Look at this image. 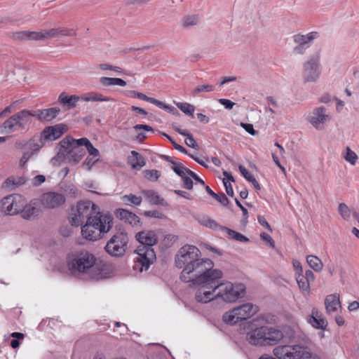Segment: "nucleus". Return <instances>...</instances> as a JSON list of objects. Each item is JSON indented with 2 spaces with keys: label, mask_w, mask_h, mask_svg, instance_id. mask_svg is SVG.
Masks as SVG:
<instances>
[{
  "label": "nucleus",
  "mask_w": 359,
  "mask_h": 359,
  "mask_svg": "<svg viewBox=\"0 0 359 359\" xmlns=\"http://www.w3.org/2000/svg\"><path fill=\"white\" fill-rule=\"evenodd\" d=\"M319 33L311 32L306 34H297L293 36V41L295 46L293 48V53L295 55H303L310 48L313 41L318 38Z\"/></svg>",
  "instance_id": "nucleus-13"
},
{
  "label": "nucleus",
  "mask_w": 359,
  "mask_h": 359,
  "mask_svg": "<svg viewBox=\"0 0 359 359\" xmlns=\"http://www.w3.org/2000/svg\"><path fill=\"white\" fill-rule=\"evenodd\" d=\"M238 169L241 172V173L242 174V175L244 177V178L245 180H248V178L250 177V176L252 175L248 170L247 169L243 166L242 165H240L238 166Z\"/></svg>",
  "instance_id": "nucleus-63"
},
{
  "label": "nucleus",
  "mask_w": 359,
  "mask_h": 359,
  "mask_svg": "<svg viewBox=\"0 0 359 359\" xmlns=\"http://www.w3.org/2000/svg\"><path fill=\"white\" fill-rule=\"evenodd\" d=\"M343 158L346 161L348 162L351 165H355L358 157V155L352 151L349 147H346L344 152L343 153Z\"/></svg>",
  "instance_id": "nucleus-40"
},
{
  "label": "nucleus",
  "mask_w": 359,
  "mask_h": 359,
  "mask_svg": "<svg viewBox=\"0 0 359 359\" xmlns=\"http://www.w3.org/2000/svg\"><path fill=\"white\" fill-rule=\"evenodd\" d=\"M296 280L299 290L306 294H309L311 292L310 282L306 280L303 273L296 274Z\"/></svg>",
  "instance_id": "nucleus-33"
},
{
  "label": "nucleus",
  "mask_w": 359,
  "mask_h": 359,
  "mask_svg": "<svg viewBox=\"0 0 359 359\" xmlns=\"http://www.w3.org/2000/svg\"><path fill=\"white\" fill-rule=\"evenodd\" d=\"M307 321L314 329L323 330L328 325L327 320L323 318L322 316H309Z\"/></svg>",
  "instance_id": "nucleus-24"
},
{
  "label": "nucleus",
  "mask_w": 359,
  "mask_h": 359,
  "mask_svg": "<svg viewBox=\"0 0 359 359\" xmlns=\"http://www.w3.org/2000/svg\"><path fill=\"white\" fill-rule=\"evenodd\" d=\"M205 190L208 194L218 201L222 205L226 206L229 203V199L224 194H217L208 186H205Z\"/></svg>",
  "instance_id": "nucleus-41"
},
{
  "label": "nucleus",
  "mask_w": 359,
  "mask_h": 359,
  "mask_svg": "<svg viewBox=\"0 0 359 359\" xmlns=\"http://www.w3.org/2000/svg\"><path fill=\"white\" fill-rule=\"evenodd\" d=\"M183 182V187L187 189H191L193 188V182L191 176L185 174L184 177H181Z\"/></svg>",
  "instance_id": "nucleus-48"
},
{
  "label": "nucleus",
  "mask_w": 359,
  "mask_h": 359,
  "mask_svg": "<svg viewBox=\"0 0 359 359\" xmlns=\"http://www.w3.org/2000/svg\"><path fill=\"white\" fill-rule=\"evenodd\" d=\"M325 305L328 313L337 312L338 309L341 307L339 295L337 294L327 295L325 299Z\"/></svg>",
  "instance_id": "nucleus-21"
},
{
  "label": "nucleus",
  "mask_w": 359,
  "mask_h": 359,
  "mask_svg": "<svg viewBox=\"0 0 359 359\" xmlns=\"http://www.w3.org/2000/svg\"><path fill=\"white\" fill-rule=\"evenodd\" d=\"M198 222L208 228H210L215 231H221L223 226L219 225L215 220L210 219L208 217H203L198 219Z\"/></svg>",
  "instance_id": "nucleus-35"
},
{
  "label": "nucleus",
  "mask_w": 359,
  "mask_h": 359,
  "mask_svg": "<svg viewBox=\"0 0 359 359\" xmlns=\"http://www.w3.org/2000/svg\"><path fill=\"white\" fill-rule=\"evenodd\" d=\"M33 118L41 122H50L55 118L60 112L58 107H51L48 109L32 110Z\"/></svg>",
  "instance_id": "nucleus-18"
},
{
  "label": "nucleus",
  "mask_w": 359,
  "mask_h": 359,
  "mask_svg": "<svg viewBox=\"0 0 359 359\" xmlns=\"http://www.w3.org/2000/svg\"><path fill=\"white\" fill-rule=\"evenodd\" d=\"M95 157L88 156L83 163V166L86 167L88 170H90L92 166L98 161V158L95 159Z\"/></svg>",
  "instance_id": "nucleus-50"
},
{
  "label": "nucleus",
  "mask_w": 359,
  "mask_h": 359,
  "mask_svg": "<svg viewBox=\"0 0 359 359\" xmlns=\"http://www.w3.org/2000/svg\"><path fill=\"white\" fill-rule=\"evenodd\" d=\"M201 22V17L198 14H189L184 15L181 20V26L183 27H190L198 25Z\"/></svg>",
  "instance_id": "nucleus-27"
},
{
  "label": "nucleus",
  "mask_w": 359,
  "mask_h": 359,
  "mask_svg": "<svg viewBox=\"0 0 359 359\" xmlns=\"http://www.w3.org/2000/svg\"><path fill=\"white\" fill-rule=\"evenodd\" d=\"M260 237L262 238V240L268 242L271 247H272V248L275 247V242L269 234H267L266 233H262L260 234Z\"/></svg>",
  "instance_id": "nucleus-57"
},
{
  "label": "nucleus",
  "mask_w": 359,
  "mask_h": 359,
  "mask_svg": "<svg viewBox=\"0 0 359 359\" xmlns=\"http://www.w3.org/2000/svg\"><path fill=\"white\" fill-rule=\"evenodd\" d=\"M288 333H286V334H288V337L290 340H294L296 337H301L300 334L298 332H296L294 330H292L290 328H288Z\"/></svg>",
  "instance_id": "nucleus-64"
},
{
  "label": "nucleus",
  "mask_w": 359,
  "mask_h": 359,
  "mask_svg": "<svg viewBox=\"0 0 359 359\" xmlns=\"http://www.w3.org/2000/svg\"><path fill=\"white\" fill-rule=\"evenodd\" d=\"M257 220L262 226L266 227L269 231H272L271 226L269 224V223L264 217L258 216Z\"/></svg>",
  "instance_id": "nucleus-59"
},
{
  "label": "nucleus",
  "mask_w": 359,
  "mask_h": 359,
  "mask_svg": "<svg viewBox=\"0 0 359 359\" xmlns=\"http://www.w3.org/2000/svg\"><path fill=\"white\" fill-rule=\"evenodd\" d=\"M96 257L88 251H81L69 255L67 265L73 275L88 274L93 278H100V273H94L99 270L96 265Z\"/></svg>",
  "instance_id": "nucleus-6"
},
{
  "label": "nucleus",
  "mask_w": 359,
  "mask_h": 359,
  "mask_svg": "<svg viewBox=\"0 0 359 359\" xmlns=\"http://www.w3.org/2000/svg\"><path fill=\"white\" fill-rule=\"evenodd\" d=\"M174 192L184 198L189 199V200L193 198L192 196L187 191L176 189L174 191Z\"/></svg>",
  "instance_id": "nucleus-62"
},
{
  "label": "nucleus",
  "mask_w": 359,
  "mask_h": 359,
  "mask_svg": "<svg viewBox=\"0 0 359 359\" xmlns=\"http://www.w3.org/2000/svg\"><path fill=\"white\" fill-rule=\"evenodd\" d=\"M327 269L330 276H332L336 271L337 265L334 263L330 262L327 264Z\"/></svg>",
  "instance_id": "nucleus-61"
},
{
  "label": "nucleus",
  "mask_w": 359,
  "mask_h": 359,
  "mask_svg": "<svg viewBox=\"0 0 359 359\" xmlns=\"http://www.w3.org/2000/svg\"><path fill=\"white\" fill-rule=\"evenodd\" d=\"M130 96L133 97H137L142 100L146 101L147 96L142 93L137 92L135 90L130 91Z\"/></svg>",
  "instance_id": "nucleus-58"
},
{
  "label": "nucleus",
  "mask_w": 359,
  "mask_h": 359,
  "mask_svg": "<svg viewBox=\"0 0 359 359\" xmlns=\"http://www.w3.org/2000/svg\"><path fill=\"white\" fill-rule=\"evenodd\" d=\"M100 83L103 86H126V82L119 78H111V77H101L100 79Z\"/></svg>",
  "instance_id": "nucleus-32"
},
{
  "label": "nucleus",
  "mask_w": 359,
  "mask_h": 359,
  "mask_svg": "<svg viewBox=\"0 0 359 359\" xmlns=\"http://www.w3.org/2000/svg\"><path fill=\"white\" fill-rule=\"evenodd\" d=\"M320 54L311 55L303 64L302 78L306 83L316 82L320 76Z\"/></svg>",
  "instance_id": "nucleus-9"
},
{
  "label": "nucleus",
  "mask_w": 359,
  "mask_h": 359,
  "mask_svg": "<svg viewBox=\"0 0 359 359\" xmlns=\"http://www.w3.org/2000/svg\"><path fill=\"white\" fill-rule=\"evenodd\" d=\"M36 208L31 203H27L25 198V206L20 210V213L23 219H30L36 212Z\"/></svg>",
  "instance_id": "nucleus-37"
},
{
  "label": "nucleus",
  "mask_w": 359,
  "mask_h": 359,
  "mask_svg": "<svg viewBox=\"0 0 359 359\" xmlns=\"http://www.w3.org/2000/svg\"><path fill=\"white\" fill-rule=\"evenodd\" d=\"M144 215L147 217H155L158 219L165 218V215L160 211L158 210H149L145 211Z\"/></svg>",
  "instance_id": "nucleus-51"
},
{
  "label": "nucleus",
  "mask_w": 359,
  "mask_h": 359,
  "mask_svg": "<svg viewBox=\"0 0 359 359\" xmlns=\"http://www.w3.org/2000/svg\"><path fill=\"white\" fill-rule=\"evenodd\" d=\"M39 41H45L62 36H75L76 32L72 28L58 27L38 32Z\"/></svg>",
  "instance_id": "nucleus-15"
},
{
  "label": "nucleus",
  "mask_w": 359,
  "mask_h": 359,
  "mask_svg": "<svg viewBox=\"0 0 359 359\" xmlns=\"http://www.w3.org/2000/svg\"><path fill=\"white\" fill-rule=\"evenodd\" d=\"M81 99L86 102H109L113 100L110 97H104L100 93H90L86 94L81 97Z\"/></svg>",
  "instance_id": "nucleus-31"
},
{
  "label": "nucleus",
  "mask_w": 359,
  "mask_h": 359,
  "mask_svg": "<svg viewBox=\"0 0 359 359\" xmlns=\"http://www.w3.org/2000/svg\"><path fill=\"white\" fill-rule=\"evenodd\" d=\"M187 139L185 140L186 144L191 148L196 149L198 147V144L193 137V136L191 134H188V135L186 136Z\"/></svg>",
  "instance_id": "nucleus-53"
},
{
  "label": "nucleus",
  "mask_w": 359,
  "mask_h": 359,
  "mask_svg": "<svg viewBox=\"0 0 359 359\" xmlns=\"http://www.w3.org/2000/svg\"><path fill=\"white\" fill-rule=\"evenodd\" d=\"M122 199L126 204H133L135 205H140L142 201L141 196H137L132 194L123 196Z\"/></svg>",
  "instance_id": "nucleus-44"
},
{
  "label": "nucleus",
  "mask_w": 359,
  "mask_h": 359,
  "mask_svg": "<svg viewBox=\"0 0 359 359\" xmlns=\"http://www.w3.org/2000/svg\"><path fill=\"white\" fill-rule=\"evenodd\" d=\"M172 169L173 171L177 174L180 177H184L185 174H188L190 171V170L186 168L182 164L180 163H174L173 165H172Z\"/></svg>",
  "instance_id": "nucleus-46"
},
{
  "label": "nucleus",
  "mask_w": 359,
  "mask_h": 359,
  "mask_svg": "<svg viewBox=\"0 0 359 359\" xmlns=\"http://www.w3.org/2000/svg\"><path fill=\"white\" fill-rule=\"evenodd\" d=\"M32 111L22 109L6 119L0 126V132L5 134L27 132L32 123Z\"/></svg>",
  "instance_id": "nucleus-7"
},
{
  "label": "nucleus",
  "mask_w": 359,
  "mask_h": 359,
  "mask_svg": "<svg viewBox=\"0 0 359 359\" xmlns=\"http://www.w3.org/2000/svg\"><path fill=\"white\" fill-rule=\"evenodd\" d=\"M177 107L185 114L194 116L195 107L194 105L187 102H177Z\"/></svg>",
  "instance_id": "nucleus-43"
},
{
  "label": "nucleus",
  "mask_w": 359,
  "mask_h": 359,
  "mask_svg": "<svg viewBox=\"0 0 359 359\" xmlns=\"http://www.w3.org/2000/svg\"><path fill=\"white\" fill-rule=\"evenodd\" d=\"M67 127L63 124L48 126L43 129L41 137L44 140H55L59 139L66 131Z\"/></svg>",
  "instance_id": "nucleus-17"
},
{
  "label": "nucleus",
  "mask_w": 359,
  "mask_h": 359,
  "mask_svg": "<svg viewBox=\"0 0 359 359\" xmlns=\"http://www.w3.org/2000/svg\"><path fill=\"white\" fill-rule=\"evenodd\" d=\"M222 231L226 233L229 238L240 241V242H247L248 241V238L241 233L236 232L233 230H231L226 226L222 228Z\"/></svg>",
  "instance_id": "nucleus-36"
},
{
  "label": "nucleus",
  "mask_w": 359,
  "mask_h": 359,
  "mask_svg": "<svg viewBox=\"0 0 359 359\" xmlns=\"http://www.w3.org/2000/svg\"><path fill=\"white\" fill-rule=\"evenodd\" d=\"M214 90V86L212 85L206 84V85H201L198 86L194 90V93L197 94L201 92H211Z\"/></svg>",
  "instance_id": "nucleus-47"
},
{
  "label": "nucleus",
  "mask_w": 359,
  "mask_h": 359,
  "mask_svg": "<svg viewBox=\"0 0 359 359\" xmlns=\"http://www.w3.org/2000/svg\"><path fill=\"white\" fill-rule=\"evenodd\" d=\"M219 102L227 109H231L236 104L233 102L228 99H219Z\"/></svg>",
  "instance_id": "nucleus-55"
},
{
  "label": "nucleus",
  "mask_w": 359,
  "mask_h": 359,
  "mask_svg": "<svg viewBox=\"0 0 359 359\" xmlns=\"http://www.w3.org/2000/svg\"><path fill=\"white\" fill-rule=\"evenodd\" d=\"M67 152V159L73 164H76L86 154V151L79 147H72L65 144L64 147Z\"/></svg>",
  "instance_id": "nucleus-19"
},
{
  "label": "nucleus",
  "mask_w": 359,
  "mask_h": 359,
  "mask_svg": "<svg viewBox=\"0 0 359 359\" xmlns=\"http://www.w3.org/2000/svg\"><path fill=\"white\" fill-rule=\"evenodd\" d=\"M273 354L279 359H309L311 355L302 345H283L273 349Z\"/></svg>",
  "instance_id": "nucleus-8"
},
{
  "label": "nucleus",
  "mask_w": 359,
  "mask_h": 359,
  "mask_svg": "<svg viewBox=\"0 0 359 359\" xmlns=\"http://www.w3.org/2000/svg\"><path fill=\"white\" fill-rule=\"evenodd\" d=\"M337 210L344 220L348 221L350 219L352 211L346 204L344 203H339Z\"/></svg>",
  "instance_id": "nucleus-42"
},
{
  "label": "nucleus",
  "mask_w": 359,
  "mask_h": 359,
  "mask_svg": "<svg viewBox=\"0 0 359 359\" xmlns=\"http://www.w3.org/2000/svg\"><path fill=\"white\" fill-rule=\"evenodd\" d=\"M61 145L62 147H65V144H68L69 146L72 147H79L81 146H85L86 148L88 147V144L91 142L86 137H83L79 140H75L72 137H67L64 139L62 141H61Z\"/></svg>",
  "instance_id": "nucleus-26"
},
{
  "label": "nucleus",
  "mask_w": 359,
  "mask_h": 359,
  "mask_svg": "<svg viewBox=\"0 0 359 359\" xmlns=\"http://www.w3.org/2000/svg\"><path fill=\"white\" fill-rule=\"evenodd\" d=\"M27 181L25 177H14L11 176L8 177L4 182V187L9 189H14L16 187L25 184Z\"/></svg>",
  "instance_id": "nucleus-23"
},
{
  "label": "nucleus",
  "mask_w": 359,
  "mask_h": 359,
  "mask_svg": "<svg viewBox=\"0 0 359 359\" xmlns=\"http://www.w3.org/2000/svg\"><path fill=\"white\" fill-rule=\"evenodd\" d=\"M65 201V196L56 192L43 194L41 198L42 205L46 208H55L63 204Z\"/></svg>",
  "instance_id": "nucleus-16"
},
{
  "label": "nucleus",
  "mask_w": 359,
  "mask_h": 359,
  "mask_svg": "<svg viewBox=\"0 0 359 359\" xmlns=\"http://www.w3.org/2000/svg\"><path fill=\"white\" fill-rule=\"evenodd\" d=\"M46 180V177L43 175H38L30 180L31 184L35 187L41 185Z\"/></svg>",
  "instance_id": "nucleus-49"
},
{
  "label": "nucleus",
  "mask_w": 359,
  "mask_h": 359,
  "mask_svg": "<svg viewBox=\"0 0 359 359\" xmlns=\"http://www.w3.org/2000/svg\"><path fill=\"white\" fill-rule=\"evenodd\" d=\"M144 177L151 181L156 182L161 176V172L157 170H145L143 171Z\"/></svg>",
  "instance_id": "nucleus-45"
},
{
  "label": "nucleus",
  "mask_w": 359,
  "mask_h": 359,
  "mask_svg": "<svg viewBox=\"0 0 359 359\" xmlns=\"http://www.w3.org/2000/svg\"><path fill=\"white\" fill-rule=\"evenodd\" d=\"M136 239L143 245L137 249V257L135 258V269L140 271L147 270L149 266L156 259V255L151 248L158 242V237L154 231H143L135 236Z\"/></svg>",
  "instance_id": "nucleus-5"
},
{
  "label": "nucleus",
  "mask_w": 359,
  "mask_h": 359,
  "mask_svg": "<svg viewBox=\"0 0 359 359\" xmlns=\"http://www.w3.org/2000/svg\"><path fill=\"white\" fill-rule=\"evenodd\" d=\"M72 226L81 227L83 237L95 241L102 238L112 227L113 218L109 214L102 213L100 208L90 201H81L72 208L69 217Z\"/></svg>",
  "instance_id": "nucleus-1"
},
{
  "label": "nucleus",
  "mask_w": 359,
  "mask_h": 359,
  "mask_svg": "<svg viewBox=\"0 0 359 359\" xmlns=\"http://www.w3.org/2000/svg\"><path fill=\"white\" fill-rule=\"evenodd\" d=\"M201 256L199 249L192 245H185L177 251L175 263L177 268L183 269L180 273L183 282L198 285L212 269L213 262Z\"/></svg>",
  "instance_id": "nucleus-3"
},
{
  "label": "nucleus",
  "mask_w": 359,
  "mask_h": 359,
  "mask_svg": "<svg viewBox=\"0 0 359 359\" xmlns=\"http://www.w3.org/2000/svg\"><path fill=\"white\" fill-rule=\"evenodd\" d=\"M293 267L297 271L296 274H302L303 273V269L302 264L298 260H293L292 262Z\"/></svg>",
  "instance_id": "nucleus-60"
},
{
  "label": "nucleus",
  "mask_w": 359,
  "mask_h": 359,
  "mask_svg": "<svg viewBox=\"0 0 359 359\" xmlns=\"http://www.w3.org/2000/svg\"><path fill=\"white\" fill-rule=\"evenodd\" d=\"M223 175L224 176V178L223 179V183L225 187L226 194L230 196H233V191L232 186L231 184V182H233L234 179H233L232 175L231 173L228 172L227 171H224Z\"/></svg>",
  "instance_id": "nucleus-39"
},
{
  "label": "nucleus",
  "mask_w": 359,
  "mask_h": 359,
  "mask_svg": "<svg viewBox=\"0 0 359 359\" xmlns=\"http://www.w3.org/2000/svg\"><path fill=\"white\" fill-rule=\"evenodd\" d=\"M24 206L25 197L20 194H11L0 201V210L8 215L19 214Z\"/></svg>",
  "instance_id": "nucleus-11"
},
{
  "label": "nucleus",
  "mask_w": 359,
  "mask_h": 359,
  "mask_svg": "<svg viewBox=\"0 0 359 359\" xmlns=\"http://www.w3.org/2000/svg\"><path fill=\"white\" fill-rule=\"evenodd\" d=\"M131 155L128 162L133 169L141 168L146 164L145 158L136 151H132Z\"/></svg>",
  "instance_id": "nucleus-25"
},
{
  "label": "nucleus",
  "mask_w": 359,
  "mask_h": 359,
  "mask_svg": "<svg viewBox=\"0 0 359 359\" xmlns=\"http://www.w3.org/2000/svg\"><path fill=\"white\" fill-rule=\"evenodd\" d=\"M11 38L15 41H39L38 32L22 31L12 33Z\"/></svg>",
  "instance_id": "nucleus-22"
},
{
  "label": "nucleus",
  "mask_w": 359,
  "mask_h": 359,
  "mask_svg": "<svg viewBox=\"0 0 359 359\" xmlns=\"http://www.w3.org/2000/svg\"><path fill=\"white\" fill-rule=\"evenodd\" d=\"M120 216L121 219H124L126 222L133 225H136L140 222V219L136 215L126 210H122L120 212Z\"/></svg>",
  "instance_id": "nucleus-38"
},
{
  "label": "nucleus",
  "mask_w": 359,
  "mask_h": 359,
  "mask_svg": "<svg viewBox=\"0 0 359 359\" xmlns=\"http://www.w3.org/2000/svg\"><path fill=\"white\" fill-rule=\"evenodd\" d=\"M252 317L241 318L238 316H222V320L228 325L238 323L243 330H250L247 332V340L253 346H273L284 337L283 332L276 328L266 326L257 327L255 324L257 320L252 319Z\"/></svg>",
  "instance_id": "nucleus-4"
},
{
  "label": "nucleus",
  "mask_w": 359,
  "mask_h": 359,
  "mask_svg": "<svg viewBox=\"0 0 359 359\" xmlns=\"http://www.w3.org/2000/svg\"><path fill=\"white\" fill-rule=\"evenodd\" d=\"M142 194L151 204L163 205L164 199L154 190H144Z\"/></svg>",
  "instance_id": "nucleus-29"
},
{
  "label": "nucleus",
  "mask_w": 359,
  "mask_h": 359,
  "mask_svg": "<svg viewBox=\"0 0 359 359\" xmlns=\"http://www.w3.org/2000/svg\"><path fill=\"white\" fill-rule=\"evenodd\" d=\"M156 106L158 107L159 108L169 110L170 112H172L174 114H179V112L175 107L166 105L165 103H163L161 101L158 100V102L156 103Z\"/></svg>",
  "instance_id": "nucleus-52"
},
{
  "label": "nucleus",
  "mask_w": 359,
  "mask_h": 359,
  "mask_svg": "<svg viewBox=\"0 0 359 359\" xmlns=\"http://www.w3.org/2000/svg\"><path fill=\"white\" fill-rule=\"evenodd\" d=\"M137 133L136 140L140 142H143L147 137L146 132H153V128L144 124H137L133 127Z\"/></svg>",
  "instance_id": "nucleus-28"
},
{
  "label": "nucleus",
  "mask_w": 359,
  "mask_h": 359,
  "mask_svg": "<svg viewBox=\"0 0 359 359\" xmlns=\"http://www.w3.org/2000/svg\"><path fill=\"white\" fill-rule=\"evenodd\" d=\"M86 149L89 153L88 156H91L93 157H97L99 156V151L95 148L91 143L88 144Z\"/></svg>",
  "instance_id": "nucleus-56"
},
{
  "label": "nucleus",
  "mask_w": 359,
  "mask_h": 359,
  "mask_svg": "<svg viewBox=\"0 0 359 359\" xmlns=\"http://www.w3.org/2000/svg\"><path fill=\"white\" fill-rule=\"evenodd\" d=\"M223 273L219 269H212L198 285L196 292V299L198 302L208 303L219 299L226 303L236 302L244 297L245 286L242 283H232L230 281H221Z\"/></svg>",
  "instance_id": "nucleus-2"
},
{
  "label": "nucleus",
  "mask_w": 359,
  "mask_h": 359,
  "mask_svg": "<svg viewBox=\"0 0 359 359\" xmlns=\"http://www.w3.org/2000/svg\"><path fill=\"white\" fill-rule=\"evenodd\" d=\"M80 99L81 97L77 95L68 96L64 93H61L58 97L59 102L64 105H67L69 109L74 108Z\"/></svg>",
  "instance_id": "nucleus-30"
},
{
  "label": "nucleus",
  "mask_w": 359,
  "mask_h": 359,
  "mask_svg": "<svg viewBox=\"0 0 359 359\" xmlns=\"http://www.w3.org/2000/svg\"><path fill=\"white\" fill-rule=\"evenodd\" d=\"M241 126L249 134H250L252 135H257V132L254 129L252 124L241 123Z\"/></svg>",
  "instance_id": "nucleus-54"
},
{
  "label": "nucleus",
  "mask_w": 359,
  "mask_h": 359,
  "mask_svg": "<svg viewBox=\"0 0 359 359\" xmlns=\"http://www.w3.org/2000/svg\"><path fill=\"white\" fill-rule=\"evenodd\" d=\"M306 262L309 266L316 272H320L323 268V262L315 255H308L306 257Z\"/></svg>",
  "instance_id": "nucleus-34"
},
{
  "label": "nucleus",
  "mask_w": 359,
  "mask_h": 359,
  "mask_svg": "<svg viewBox=\"0 0 359 359\" xmlns=\"http://www.w3.org/2000/svg\"><path fill=\"white\" fill-rule=\"evenodd\" d=\"M43 146V139L41 136L35 135L27 140L26 150L19 161L20 167L23 168L29 159L38 154Z\"/></svg>",
  "instance_id": "nucleus-14"
},
{
  "label": "nucleus",
  "mask_w": 359,
  "mask_h": 359,
  "mask_svg": "<svg viewBox=\"0 0 359 359\" xmlns=\"http://www.w3.org/2000/svg\"><path fill=\"white\" fill-rule=\"evenodd\" d=\"M128 238L126 233H117L107 243L104 250L112 257H121L126 250Z\"/></svg>",
  "instance_id": "nucleus-12"
},
{
  "label": "nucleus",
  "mask_w": 359,
  "mask_h": 359,
  "mask_svg": "<svg viewBox=\"0 0 359 359\" xmlns=\"http://www.w3.org/2000/svg\"><path fill=\"white\" fill-rule=\"evenodd\" d=\"M331 111L323 106L316 107L306 118L308 122L317 130H322L332 120Z\"/></svg>",
  "instance_id": "nucleus-10"
},
{
  "label": "nucleus",
  "mask_w": 359,
  "mask_h": 359,
  "mask_svg": "<svg viewBox=\"0 0 359 359\" xmlns=\"http://www.w3.org/2000/svg\"><path fill=\"white\" fill-rule=\"evenodd\" d=\"M259 311V306L251 302L245 303L233 308L230 314H256Z\"/></svg>",
  "instance_id": "nucleus-20"
}]
</instances>
